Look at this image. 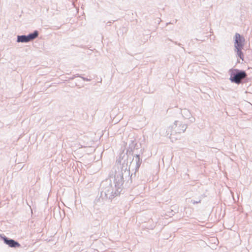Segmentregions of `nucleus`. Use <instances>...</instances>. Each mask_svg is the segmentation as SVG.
Returning a JSON list of instances; mask_svg holds the SVG:
<instances>
[{
	"mask_svg": "<svg viewBox=\"0 0 252 252\" xmlns=\"http://www.w3.org/2000/svg\"><path fill=\"white\" fill-rule=\"evenodd\" d=\"M100 198L103 200H112L116 196L120 195L121 190L114 188L110 179L103 181L100 184Z\"/></svg>",
	"mask_w": 252,
	"mask_h": 252,
	"instance_id": "f257e3e1",
	"label": "nucleus"
},
{
	"mask_svg": "<svg viewBox=\"0 0 252 252\" xmlns=\"http://www.w3.org/2000/svg\"><path fill=\"white\" fill-rule=\"evenodd\" d=\"M230 75L229 80L231 83L239 85L248 77L245 70L236 68H231L228 71Z\"/></svg>",
	"mask_w": 252,
	"mask_h": 252,
	"instance_id": "f03ea898",
	"label": "nucleus"
},
{
	"mask_svg": "<svg viewBox=\"0 0 252 252\" xmlns=\"http://www.w3.org/2000/svg\"><path fill=\"white\" fill-rule=\"evenodd\" d=\"M123 167L124 166L122 167L121 171L116 172L114 176L115 188L119 190H121V192L122 190V188L124 183V173L123 172L124 170Z\"/></svg>",
	"mask_w": 252,
	"mask_h": 252,
	"instance_id": "7ed1b4c3",
	"label": "nucleus"
},
{
	"mask_svg": "<svg viewBox=\"0 0 252 252\" xmlns=\"http://www.w3.org/2000/svg\"><path fill=\"white\" fill-rule=\"evenodd\" d=\"M135 159L134 158L132 159V161L130 162L129 169H130V168H132L133 166V164L134 163H132V162L134 161L135 163V165L134 166V170L135 172L134 173V176L136 175V172L138 171L139 167L142 163V159L140 158V153L138 154V153L135 154V156H134ZM126 167L125 168V169L124 170V173L127 174L128 173V175H129V170L128 171H126Z\"/></svg>",
	"mask_w": 252,
	"mask_h": 252,
	"instance_id": "20e7f679",
	"label": "nucleus"
},
{
	"mask_svg": "<svg viewBox=\"0 0 252 252\" xmlns=\"http://www.w3.org/2000/svg\"><path fill=\"white\" fill-rule=\"evenodd\" d=\"M188 127V124L186 122L179 120L175 121L172 126L173 132L175 133H181L185 131Z\"/></svg>",
	"mask_w": 252,
	"mask_h": 252,
	"instance_id": "39448f33",
	"label": "nucleus"
},
{
	"mask_svg": "<svg viewBox=\"0 0 252 252\" xmlns=\"http://www.w3.org/2000/svg\"><path fill=\"white\" fill-rule=\"evenodd\" d=\"M234 48H243L245 39L244 36L238 33H236L234 36Z\"/></svg>",
	"mask_w": 252,
	"mask_h": 252,
	"instance_id": "423d86ee",
	"label": "nucleus"
},
{
	"mask_svg": "<svg viewBox=\"0 0 252 252\" xmlns=\"http://www.w3.org/2000/svg\"><path fill=\"white\" fill-rule=\"evenodd\" d=\"M0 237L4 243L8 245L9 247L16 248H19L21 246L19 243L14 239L7 237L4 235H0Z\"/></svg>",
	"mask_w": 252,
	"mask_h": 252,
	"instance_id": "0eeeda50",
	"label": "nucleus"
},
{
	"mask_svg": "<svg viewBox=\"0 0 252 252\" xmlns=\"http://www.w3.org/2000/svg\"><path fill=\"white\" fill-rule=\"evenodd\" d=\"M181 114L185 119L189 120L190 123H193L195 122V118L191 116V114L189 110L187 109H184L182 110Z\"/></svg>",
	"mask_w": 252,
	"mask_h": 252,
	"instance_id": "6e6552de",
	"label": "nucleus"
},
{
	"mask_svg": "<svg viewBox=\"0 0 252 252\" xmlns=\"http://www.w3.org/2000/svg\"><path fill=\"white\" fill-rule=\"evenodd\" d=\"M139 149L138 145L135 140H131L130 143L129 144L128 148L126 151V155L128 153L130 155H133V152L135 150Z\"/></svg>",
	"mask_w": 252,
	"mask_h": 252,
	"instance_id": "1a4fd4ad",
	"label": "nucleus"
},
{
	"mask_svg": "<svg viewBox=\"0 0 252 252\" xmlns=\"http://www.w3.org/2000/svg\"><path fill=\"white\" fill-rule=\"evenodd\" d=\"M39 34V32L37 30H35L32 32H31L28 35H26L28 42L32 41L36 38L38 36Z\"/></svg>",
	"mask_w": 252,
	"mask_h": 252,
	"instance_id": "9d476101",
	"label": "nucleus"
},
{
	"mask_svg": "<svg viewBox=\"0 0 252 252\" xmlns=\"http://www.w3.org/2000/svg\"><path fill=\"white\" fill-rule=\"evenodd\" d=\"M17 42L19 43H28L27 36L25 34L18 35L17 37Z\"/></svg>",
	"mask_w": 252,
	"mask_h": 252,
	"instance_id": "9b49d317",
	"label": "nucleus"
},
{
	"mask_svg": "<svg viewBox=\"0 0 252 252\" xmlns=\"http://www.w3.org/2000/svg\"><path fill=\"white\" fill-rule=\"evenodd\" d=\"M243 48H235L234 51L237 53V56L242 61H244V54L242 52Z\"/></svg>",
	"mask_w": 252,
	"mask_h": 252,
	"instance_id": "f8f14e48",
	"label": "nucleus"
},
{
	"mask_svg": "<svg viewBox=\"0 0 252 252\" xmlns=\"http://www.w3.org/2000/svg\"><path fill=\"white\" fill-rule=\"evenodd\" d=\"M201 201V200L200 199H199L198 201H195L193 200H191V203H192V204H197V203H200Z\"/></svg>",
	"mask_w": 252,
	"mask_h": 252,
	"instance_id": "ddd939ff",
	"label": "nucleus"
},
{
	"mask_svg": "<svg viewBox=\"0 0 252 252\" xmlns=\"http://www.w3.org/2000/svg\"><path fill=\"white\" fill-rule=\"evenodd\" d=\"M76 77H80V75H79L78 74H77L76 75H73L71 78H70V79L72 80L74 79Z\"/></svg>",
	"mask_w": 252,
	"mask_h": 252,
	"instance_id": "4468645a",
	"label": "nucleus"
},
{
	"mask_svg": "<svg viewBox=\"0 0 252 252\" xmlns=\"http://www.w3.org/2000/svg\"><path fill=\"white\" fill-rule=\"evenodd\" d=\"M80 77L82 78V79H83V80H84V81H90V80H91V79H88L87 78H85V77H82V76H80Z\"/></svg>",
	"mask_w": 252,
	"mask_h": 252,
	"instance_id": "2eb2a0df",
	"label": "nucleus"
},
{
	"mask_svg": "<svg viewBox=\"0 0 252 252\" xmlns=\"http://www.w3.org/2000/svg\"><path fill=\"white\" fill-rule=\"evenodd\" d=\"M167 39L168 40H169V41H172V42H174V44H176V45H178V44L179 43H178V42H176V41H172V40L171 39H170L169 38H168Z\"/></svg>",
	"mask_w": 252,
	"mask_h": 252,
	"instance_id": "dca6fc26",
	"label": "nucleus"
},
{
	"mask_svg": "<svg viewBox=\"0 0 252 252\" xmlns=\"http://www.w3.org/2000/svg\"><path fill=\"white\" fill-rule=\"evenodd\" d=\"M111 22L109 21V22H108L107 23V24H107V26H110V25H111Z\"/></svg>",
	"mask_w": 252,
	"mask_h": 252,
	"instance_id": "f3484780",
	"label": "nucleus"
},
{
	"mask_svg": "<svg viewBox=\"0 0 252 252\" xmlns=\"http://www.w3.org/2000/svg\"><path fill=\"white\" fill-rule=\"evenodd\" d=\"M178 45L179 46L182 47V44H181V43H179L178 44Z\"/></svg>",
	"mask_w": 252,
	"mask_h": 252,
	"instance_id": "a211bd4d",
	"label": "nucleus"
},
{
	"mask_svg": "<svg viewBox=\"0 0 252 252\" xmlns=\"http://www.w3.org/2000/svg\"><path fill=\"white\" fill-rule=\"evenodd\" d=\"M140 153H141L142 154H143V151H142V149H141V150H140Z\"/></svg>",
	"mask_w": 252,
	"mask_h": 252,
	"instance_id": "6ab92c4d",
	"label": "nucleus"
}]
</instances>
